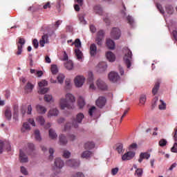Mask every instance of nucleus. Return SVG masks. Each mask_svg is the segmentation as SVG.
Listing matches in <instances>:
<instances>
[{"instance_id": "1", "label": "nucleus", "mask_w": 177, "mask_h": 177, "mask_svg": "<svg viewBox=\"0 0 177 177\" xmlns=\"http://www.w3.org/2000/svg\"><path fill=\"white\" fill-rule=\"evenodd\" d=\"M84 113H80L76 115V118H73L71 120V122H67L63 129V132H67V131H70L72 127L78 128L79 124L82 122V120H84Z\"/></svg>"}, {"instance_id": "2", "label": "nucleus", "mask_w": 177, "mask_h": 177, "mask_svg": "<svg viewBox=\"0 0 177 177\" xmlns=\"http://www.w3.org/2000/svg\"><path fill=\"white\" fill-rule=\"evenodd\" d=\"M124 53L123 60L127 66V68H130L131 66H132V51L127 47H125L124 48Z\"/></svg>"}, {"instance_id": "3", "label": "nucleus", "mask_w": 177, "mask_h": 177, "mask_svg": "<svg viewBox=\"0 0 177 177\" xmlns=\"http://www.w3.org/2000/svg\"><path fill=\"white\" fill-rule=\"evenodd\" d=\"M59 107L61 110H71L74 109V104H71L67 102V100L64 97H61L58 102Z\"/></svg>"}, {"instance_id": "4", "label": "nucleus", "mask_w": 177, "mask_h": 177, "mask_svg": "<svg viewBox=\"0 0 177 177\" xmlns=\"http://www.w3.org/2000/svg\"><path fill=\"white\" fill-rule=\"evenodd\" d=\"M74 83L76 88H82V86L85 84V77L83 75H77L74 79Z\"/></svg>"}, {"instance_id": "5", "label": "nucleus", "mask_w": 177, "mask_h": 177, "mask_svg": "<svg viewBox=\"0 0 177 177\" xmlns=\"http://www.w3.org/2000/svg\"><path fill=\"white\" fill-rule=\"evenodd\" d=\"M104 37V30H100L97 33V37L95 38V42L98 46H102L103 45V38Z\"/></svg>"}, {"instance_id": "6", "label": "nucleus", "mask_w": 177, "mask_h": 177, "mask_svg": "<svg viewBox=\"0 0 177 177\" xmlns=\"http://www.w3.org/2000/svg\"><path fill=\"white\" fill-rule=\"evenodd\" d=\"M65 164L71 168H77V167H80V160L77 159H69L66 161Z\"/></svg>"}, {"instance_id": "7", "label": "nucleus", "mask_w": 177, "mask_h": 177, "mask_svg": "<svg viewBox=\"0 0 177 177\" xmlns=\"http://www.w3.org/2000/svg\"><path fill=\"white\" fill-rule=\"evenodd\" d=\"M26 44V39L23 38H19L18 42H17V55L19 56L21 55L23 52V46H24Z\"/></svg>"}, {"instance_id": "8", "label": "nucleus", "mask_w": 177, "mask_h": 177, "mask_svg": "<svg viewBox=\"0 0 177 177\" xmlns=\"http://www.w3.org/2000/svg\"><path fill=\"white\" fill-rule=\"evenodd\" d=\"M121 37V30L118 28H113L111 31V38L113 39H120Z\"/></svg>"}, {"instance_id": "9", "label": "nucleus", "mask_w": 177, "mask_h": 177, "mask_svg": "<svg viewBox=\"0 0 177 177\" xmlns=\"http://www.w3.org/2000/svg\"><path fill=\"white\" fill-rule=\"evenodd\" d=\"M54 167L57 169H62L64 167V161L61 158H56L54 161Z\"/></svg>"}, {"instance_id": "10", "label": "nucleus", "mask_w": 177, "mask_h": 177, "mask_svg": "<svg viewBox=\"0 0 177 177\" xmlns=\"http://www.w3.org/2000/svg\"><path fill=\"white\" fill-rule=\"evenodd\" d=\"M109 79L111 82H117L120 80V75L118 73L112 71L109 74Z\"/></svg>"}, {"instance_id": "11", "label": "nucleus", "mask_w": 177, "mask_h": 177, "mask_svg": "<svg viewBox=\"0 0 177 177\" xmlns=\"http://www.w3.org/2000/svg\"><path fill=\"white\" fill-rule=\"evenodd\" d=\"M133 157H135V152L128 151L127 153L122 156V161H128L129 160H132Z\"/></svg>"}, {"instance_id": "12", "label": "nucleus", "mask_w": 177, "mask_h": 177, "mask_svg": "<svg viewBox=\"0 0 177 177\" xmlns=\"http://www.w3.org/2000/svg\"><path fill=\"white\" fill-rule=\"evenodd\" d=\"M88 82L90 85V89H92V91H95V89H96V86L93 83V73L92 72L88 73Z\"/></svg>"}, {"instance_id": "13", "label": "nucleus", "mask_w": 177, "mask_h": 177, "mask_svg": "<svg viewBox=\"0 0 177 177\" xmlns=\"http://www.w3.org/2000/svg\"><path fill=\"white\" fill-rule=\"evenodd\" d=\"M19 160L20 162H28V156H27L26 152L21 149L19 151Z\"/></svg>"}, {"instance_id": "14", "label": "nucleus", "mask_w": 177, "mask_h": 177, "mask_svg": "<svg viewBox=\"0 0 177 177\" xmlns=\"http://www.w3.org/2000/svg\"><path fill=\"white\" fill-rule=\"evenodd\" d=\"M65 99L70 104H74L75 103V97L70 93H67L65 95Z\"/></svg>"}, {"instance_id": "15", "label": "nucleus", "mask_w": 177, "mask_h": 177, "mask_svg": "<svg viewBox=\"0 0 177 177\" xmlns=\"http://www.w3.org/2000/svg\"><path fill=\"white\" fill-rule=\"evenodd\" d=\"M96 85L98 89H100L101 91H106V89H107V85L100 79L97 80Z\"/></svg>"}, {"instance_id": "16", "label": "nucleus", "mask_w": 177, "mask_h": 177, "mask_svg": "<svg viewBox=\"0 0 177 177\" xmlns=\"http://www.w3.org/2000/svg\"><path fill=\"white\" fill-rule=\"evenodd\" d=\"M93 11L95 15H99V16H103V15H104L103 8H102V6L100 5L95 6L93 7Z\"/></svg>"}, {"instance_id": "17", "label": "nucleus", "mask_w": 177, "mask_h": 177, "mask_svg": "<svg viewBox=\"0 0 177 177\" xmlns=\"http://www.w3.org/2000/svg\"><path fill=\"white\" fill-rule=\"evenodd\" d=\"M105 104L106 97H100L96 101V105L97 106V107H100V109L104 107Z\"/></svg>"}, {"instance_id": "18", "label": "nucleus", "mask_w": 177, "mask_h": 177, "mask_svg": "<svg viewBox=\"0 0 177 177\" xmlns=\"http://www.w3.org/2000/svg\"><path fill=\"white\" fill-rule=\"evenodd\" d=\"M48 42L49 37L48 36V35H44L39 41V45L40 46H41V48H44V46H45V44H48Z\"/></svg>"}, {"instance_id": "19", "label": "nucleus", "mask_w": 177, "mask_h": 177, "mask_svg": "<svg viewBox=\"0 0 177 177\" xmlns=\"http://www.w3.org/2000/svg\"><path fill=\"white\" fill-rule=\"evenodd\" d=\"M150 158V153L149 152H142L140 154L138 162H142L143 160H149Z\"/></svg>"}, {"instance_id": "20", "label": "nucleus", "mask_w": 177, "mask_h": 177, "mask_svg": "<svg viewBox=\"0 0 177 177\" xmlns=\"http://www.w3.org/2000/svg\"><path fill=\"white\" fill-rule=\"evenodd\" d=\"M97 53V46L95 44H92L90 46V55L92 57L96 56V54Z\"/></svg>"}, {"instance_id": "21", "label": "nucleus", "mask_w": 177, "mask_h": 177, "mask_svg": "<svg viewBox=\"0 0 177 177\" xmlns=\"http://www.w3.org/2000/svg\"><path fill=\"white\" fill-rule=\"evenodd\" d=\"M59 115V109L57 108H52L48 113V117H57Z\"/></svg>"}, {"instance_id": "22", "label": "nucleus", "mask_w": 177, "mask_h": 177, "mask_svg": "<svg viewBox=\"0 0 177 177\" xmlns=\"http://www.w3.org/2000/svg\"><path fill=\"white\" fill-rule=\"evenodd\" d=\"M97 68L100 73H103L105 70H107V64L106 62H100Z\"/></svg>"}, {"instance_id": "23", "label": "nucleus", "mask_w": 177, "mask_h": 177, "mask_svg": "<svg viewBox=\"0 0 177 177\" xmlns=\"http://www.w3.org/2000/svg\"><path fill=\"white\" fill-rule=\"evenodd\" d=\"M48 136L50 139H52V140H56V139H57V133L53 129H50L48 130Z\"/></svg>"}, {"instance_id": "24", "label": "nucleus", "mask_w": 177, "mask_h": 177, "mask_svg": "<svg viewBox=\"0 0 177 177\" xmlns=\"http://www.w3.org/2000/svg\"><path fill=\"white\" fill-rule=\"evenodd\" d=\"M59 142L61 146H66V145H67V138L64 134H60L59 136Z\"/></svg>"}, {"instance_id": "25", "label": "nucleus", "mask_w": 177, "mask_h": 177, "mask_svg": "<svg viewBox=\"0 0 177 177\" xmlns=\"http://www.w3.org/2000/svg\"><path fill=\"white\" fill-rule=\"evenodd\" d=\"M106 57L109 62H115V55H114V53H113L111 51H108L106 53Z\"/></svg>"}, {"instance_id": "26", "label": "nucleus", "mask_w": 177, "mask_h": 177, "mask_svg": "<svg viewBox=\"0 0 177 177\" xmlns=\"http://www.w3.org/2000/svg\"><path fill=\"white\" fill-rule=\"evenodd\" d=\"M84 149L86 150H92V149H95V142L93 141H88L84 144Z\"/></svg>"}, {"instance_id": "27", "label": "nucleus", "mask_w": 177, "mask_h": 177, "mask_svg": "<svg viewBox=\"0 0 177 177\" xmlns=\"http://www.w3.org/2000/svg\"><path fill=\"white\" fill-rule=\"evenodd\" d=\"M4 115L6 118V120H8V121H10L12 120V110H10V108H6Z\"/></svg>"}, {"instance_id": "28", "label": "nucleus", "mask_w": 177, "mask_h": 177, "mask_svg": "<svg viewBox=\"0 0 177 177\" xmlns=\"http://www.w3.org/2000/svg\"><path fill=\"white\" fill-rule=\"evenodd\" d=\"M106 46L109 48V49H115V43L114 42V41L111 40V39H107Z\"/></svg>"}, {"instance_id": "29", "label": "nucleus", "mask_w": 177, "mask_h": 177, "mask_svg": "<svg viewBox=\"0 0 177 177\" xmlns=\"http://www.w3.org/2000/svg\"><path fill=\"white\" fill-rule=\"evenodd\" d=\"M36 109L39 114H45V113L47 111L46 108L42 105H37Z\"/></svg>"}, {"instance_id": "30", "label": "nucleus", "mask_w": 177, "mask_h": 177, "mask_svg": "<svg viewBox=\"0 0 177 177\" xmlns=\"http://www.w3.org/2000/svg\"><path fill=\"white\" fill-rule=\"evenodd\" d=\"M93 154L91 151H84L82 152L81 157L82 158H90V157H92Z\"/></svg>"}, {"instance_id": "31", "label": "nucleus", "mask_w": 177, "mask_h": 177, "mask_svg": "<svg viewBox=\"0 0 177 177\" xmlns=\"http://www.w3.org/2000/svg\"><path fill=\"white\" fill-rule=\"evenodd\" d=\"M146 100H147V96L146 94H142L140 95L139 102L140 104L142 106H145V104L146 103Z\"/></svg>"}, {"instance_id": "32", "label": "nucleus", "mask_w": 177, "mask_h": 177, "mask_svg": "<svg viewBox=\"0 0 177 177\" xmlns=\"http://www.w3.org/2000/svg\"><path fill=\"white\" fill-rule=\"evenodd\" d=\"M31 129V128L30 127V124H28V122H25L23 124L22 128L21 129V131L23 133H24L25 132H27L28 131H30Z\"/></svg>"}, {"instance_id": "33", "label": "nucleus", "mask_w": 177, "mask_h": 177, "mask_svg": "<svg viewBox=\"0 0 177 177\" xmlns=\"http://www.w3.org/2000/svg\"><path fill=\"white\" fill-rule=\"evenodd\" d=\"M85 13H82L79 15V20L80 24H82L83 26H85L86 24V20H85Z\"/></svg>"}, {"instance_id": "34", "label": "nucleus", "mask_w": 177, "mask_h": 177, "mask_svg": "<svg viewBox=\"0 0 177 177\" xmlns=\"http://www.w3.org/2000/svg\"><path fill=\"white\" fill-rule=\"evenodd\" d=\"M34 133L35 139L37 140V142H41L42 140V137L41 136V133L39 132V130H35Z\"/></svg>"}, {"instance_id": "35", "label": "nucleus", "mask_w": 177, "mask_h": 177, "mask_svg": "<svg viewBox=\"0 0 177 177\" xmlns=\"http://www.w3.org/2000/svg\"><path fill=\"white\" fill-rule=\"evenodd\" d=\"M36 121L41 125V127H44L45 125V118L44 116H38L36 118Z\"/></svg>"}, {"instance_id": "36", "label": "nucleus", "mask_w": 177, "mask_h": 177, "mask_svg": "<svg viewBox=\"0 0 177 177\" xmlns=\"http://www.w3.org/2000/svg\"><path fill=\"white\" fill-rule=\"evenodd\" d=\"M64 67L66 68V70H72L74 68V64L72 61H68L64 64Z\"/></svg>"}, {"instance_id": "37", "label": "nucleus", "mask_w": 177, "mask_h": 177, "mask_svg": "<svg viewBox=\"0 0 177 177\" xmlns=\"http://www.w3.org/2000/svg\"><path fill=\"white\" fill-rule=\"evenodd\" d=\"M160 89V82H157L155 85L154 87L152 89V93L153 95H157V92H158V90Z\"/></svg>"}, {"instance_id": "38", "label": "nucleus", "mask_w": 177, "mask_h": 177, "mask_svg": "<svg viewBox=\"0 0 177 177\" xmlns=\"http://www.w3.org/2000/svg\"><path fill=\"white\" fill-rule=\"evenodd\" d=\"M32 89H34V86L31 83L28 82L25 86V91L28 93H30L32 92Z\"/></svg>"}, {"instance_id": "39", "label": "nucleus", "mask_w": 177, "mask_h": 177, "mask_svg": "<svg viewBox=\"0 0 177 177\" xmlns=\"http://www.w3.org/2000/svg\"><path fill=\"white\" fill-rule=\"evenodd\" d=\"M75 53L76 55L77 60H82V52L80 50V48H76L75 50Z\"/></svg>"}, {"instance_id": "40", "label": "nucleus", "mask_w": 177, "mask_h": 177, "mask_svg": "<svg viewBox=\"0 0 177 177\" xmlns=\"http://www.w3.org/2000/svg\"><path fill=\"white\" fill-rule=\"evenodd\" d=\"M64 78H66V76H64L63 73H59L57 77L58 83L63 84V82H64Z\"/></svg>"}, {"instance_id": "41", "label": "nucleus", "mask_w": 177, "mask_h": 177, "mask_svg": "<svg viewBox=\"0 0 177 177\" xmlns=\"http://www.w3.org/2000/svg\"><path fill=\"white\" fill-rule=\"evenodd\" d=\"M44 100L45 102H47V103L55 101V100H53V97L52 96V95L49 94H46L44 95Z\"/></svg>"}, {"instance_id": "42", "label": "nucleus", "mask_w": 177, "mask_h": 177, "mask_svg": "<svg viewBox=\"0 0 177 177\" xmlns=\"http://www.w3.org/2000/svg\"><path fill=\"white\" fill-rule=\"evenodd\" d=\"M78 106L80 109H82L84 106H85V100H84V97H80L78 100Z\"/></svg>"}, {"instance_id": "43", "label": "nucleus", "mask_w": 177, "mask_h": 177, "mask_svg": "<svg viewBox=\"0 0 177 177\" xmlns=\"http://www.w3.org/2000/svg\"><path fill=\"white\" fill-rule=\"evenodd\" d=\"M166 12L168 13V15H172L174 12V6L171 5H167L166 6Z\"/></svg>"}, {"instance_id": "44", "label": "nucleus", "mask_w": 177, "mask_h": 177, "mask_svg": "<svg viewBox=\"0 0 177 177\" xmlns=\"http://www.w3.org/2000/svg\"><path fill=\"white\" fill-rule=\"evenodd\" d=\"M160 104H159V110H166L167 109V104L165 103V102H164V100H160Z\"/></svg>"}, {"instance_id": "45", "label": "nucleus", "mask_w": 177, "mask_h": 177, "mask_svg": "<svg viewBox=\"0 0 177 177\" xmlns=\"http://www.w3.org/2000/svg\"><path fill=\"white\" fill-rule=\"evenodd\" d=\"M96 113V107L95 106H91L88 109V114L90 117H93L94 114Z\"/></svg>"}, {"instance_id": "46", "label": "nucleus", "mask_w": 177, "mask_h": 177, "mask_svg": "<svg viewBox=\"0 0 177 177\" xmlns=\"http://www.w3.org/2000/svg\"><path fill=\"white\" fill-rule=\"evenodd\" d=\"M62 156L64 158H70V157H71V152H70L68 150H64Z\"/></svg>"}, {"instance_id": "47", "label": "nucleus", "mask_w": 177, "mask_h": 177, "mask_svg": "<svg viewBox=\"0 0 177 177\" xmlns=\"http://www.w3.org/2000/svg\"><path fill=\"white\" fill-rule=\"evenodd\" d=\"M135 175L138 177H141L143 175V169L138 168L136 170Z\"/></svg>"}, {"instance_id": "48", "label": "nucleus", "mask_w": 177, "mask_h": 177, "mask_svg": "<svg viewBox=\"0 0 177 177\" xmlns=\"http://www.w3.org/2000/svg\"><path fill=\"white\" fill-rule=\"evenodd\" d=\"M48 91H49V88L41 87L39 88V93H41V95H45V93H47Z\"/></svg>"}, {"instance_id": "49", "label": "nucleus", "mask_w": 177, "mask_h": 177, "mask_svg": "<svg viewBox=\"0 0 177 177\" xmlns=\"http://www.w3.org/2000/svg\"><path fill=\"white\" fill-rule=\"evenodd\" d=\"M59 72V69L57 68V66L56 65H52L51 66V73L52 74H57Z\"/></svg>"}, {"instance_id": "50", "label": "nucleus", "mask_w": 177, "mask_h": 177, "mask_svg": "<svg viewBox=\"0 0 177 177\" xmlns=\"http://www.w3.org/2000/svg\"><path fill=\"white\" fill-rule=\"evenodd\" d=\"M49 156H48V159L50 160V161H52V160H53V153H55V149L53 148H50L49 149Z\"/></svg>"}, {"instance_id": "51", "label": "nucleus", "mask_w": 177, "mask_h": 177, "mask_svg": "<svg viewBox=\"0 0 177 177\" xmlns=\"http://www.w3.org/2000/svg\"><path fill=\"white\" fill-rule=\"evenodd\" d=\"M122 144H119L116 148V150L119 154H121V153H124V149H123Z\"/></svg>"}, {"instance_id": "52", "label": "nucleus", "mask_w": 177, "mask_h": 177, "mask_svg": "<svg viewBox=\"0 0 177 177\" xmlns=\"http://www.w3.org/2000/svg\"><path fill=\"white\" fill-rule=\"evenodd\" d=\"M20 171L22 174V175H28V171L27 170V168L24 166H21L20 167Z\"/></svg>"}, {"instance_id": "53", "label": "nucleus", "mask_w": 177, "mask_h": 177, "mask_svg": "<svg viewBox=\"0 0 177 177\" xmlns=\"http://www.w3.org/2000/svg\"><path fill=\"white\" fill-rule=\"evenodd\" d=\"M84 173L77 171L71 174V177H84Z\"/></svg>"}, {"instance_id": "54", "label": "nucleus", "mask_w": 177, "mask_h": 177, "mask_svg": "<svg viewBox=\"0 0 177 177\" xmlns=\"http://www.w3.org/2000/svg\"><path fill=\"white\" fill-rule=\"evenodd\" d=\"M72 45H75L76 48H81V40L80 39H76L74 43H72Z\"/></svg>"}, {"instance_id": "55", "label": "nucleus", "mask_w": 177, "mask_h": 177, "mask_svg": "<svg viewBox=\"0 0 177 177\" xmlns=\"http://www.w3.org/2000/svg\"><path fill=\"white\" fill-rule=\"evenodd\" d=\"M38 85L39 88H44V86H48V82H46V80H41L38 83Z\"/></svg>"}, {"instance_id": "56", "label": "nucleus", "mask_w": 177, "mask_h": 177, "mask_svg": "<svg viewBox=\"0 0 177 177\" xmlns=\"http://www.w3.org/2000/svg\"><path fill=\"white\" fill-rule=\"evenodd\" d=\"M127 20L130 26H133V23H135V21L133 20V18L132 17L129 15L128 17H127Z\"/></svg>"}, {"instance_id": "57", "label": "nucleus", "mask_w": 177, "mask_h": 177, "mask_svg": "<svg viewBox=\"0 0 177 177\" xmlns=\"http://www.w3.org/2000/svg\"><path fill=\"white\" fill-rule=\"evenodd\" d=\"M65 85L66 89H70V88H71V81L68 79L66 80Z\"/></svg>"}, {"instance_id": "58", "label": "nucleus", "mask_w": 177, "mask_h": 177, "mask_svg": "<svg viewBox=\"0 0 177 177\" xmlns=\"http://www.w3.org/2000/svg\"><path fill=\"white\" fill-rule=\"evenodd\" d=\"M159 145L160 147H164V146L167 145V140L165 139H162L159 141Z\"/></svg>"}, {"instance_id": "59", "label": "nucleus", "mask_w": 177, "mask_h": 177, "mask_svg": "<svg viewBox=\"0 0 177 177\" xmlns=\"http://www.w3.org/2000/svg\"><path fill=\"white\" fill-rule=\"evenodd\" d=\"M118 171H120V169L118 167L113 168L111 169V175L115 176L116 174H118Z\"/></svg>"}, {"instance_id": "60", "label": "nucleus", "mask_w": 177, "mask_h": 177, "mask_svg": "<svg viewBox=\"0 0 177 177\" xmlns=\"http://www.w3.org/2000/svg\"><path fill=\"white\" fill-rule=\"evenodd\" d=\"M32 45L35 49H37L38 46H39V43H38V40L37 39H33Z\"/></svg>"}, {"instance_id": "61", "label": "nucleus", "mask_w": 177, "mask_h": 177, "mask_svg": "<svg viewBox=\"0 0 177 177\" xmlns=\"http://www.w3.org/2000/svg\"><path fill=\"white\" fill-rule=\"evenodd\" d=\"M129 150H136L138 149V145L136 143L131 144L129 147Z\"/></svg>"}, {"instance_id": "62", "label": "nucleus", "mask_w": 177, "mask_h": 177, "mask_svg": "<svg viewBox=\"0 0 177 177\" xmlns=\"http://www.w3.org/2000/svg\"><path fill=\"white\" fill-rule=\"evenodd\" d=\"M156 8L162 15H164V10L162 9V6H161L160 4L157 3Z\"/></svg>"}, {"instance_id": "63", "label": "nucleus", "mask_w": 177, "mask_h": 177, "mask_svg": "<svg viewBox=\"0 0 177 177\" xmlns=\"http://www.w3.org/2000/svg\"><path fill=\"white\" fill-rule=\"evenodd\" d=\"M173 138L175 142H177V128L174 129V132L173 133Z\"/></svg>"}, {"instance_id": "64", "label": "nucleus", "mask_w": 177, "mask_h": 177, "mask_svg": "<svg viewBox=\"0 0 177 177\" xmlns=\"http://www.w3.org/2000/svg\"><path fill=\"white\" fill-rule=\"evenodd\" d=\"M172 153H177V142H175L173 147L171 148Z\"/></svg>"}]
</instances>
